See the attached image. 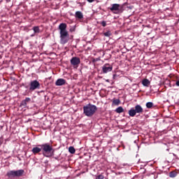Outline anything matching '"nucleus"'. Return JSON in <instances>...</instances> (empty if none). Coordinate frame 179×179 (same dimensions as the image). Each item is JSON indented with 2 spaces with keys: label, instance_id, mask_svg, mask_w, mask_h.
Wrapping results in <instances>:
<instances>
[{
  "label": "nucleus",
  "instance_id": "obj_1",
  "mask_svg": "<svg viewBox=\"0 0 179 179\" xmlns=\"http://www.w3.org/2000/svg\"><path fill=\"white\" fill-rule=\"evenodd\" d=\"M38 147H34L31 152L34 155H37V153H40L42 151V155L45 157H52L54 156V148H52V145L50 143H44L39 145Z\"/></svg>",
  "mask_w": 179,
  "mask_h": 179
},
{
  "label": "nucleus",
  "instance_id": "obj_2",
  "mask_svg": "<svg viewBox=\"0 0 179 179\" xmlns=\"http://www.w3.org/2000/svg\"><path fill=\"white\" fill-rule=\"evenodd\" d=\"M67 25L66 23H61L59 25V30H60V43L61 44H66L69 41V34L66 31Z\"/></svg>",
  "mask_w": 179,
  "mask_h": 179
},
{
  "label": "nucleus",
  "instance_id": "obj_3",
  "mask_svg": "<svg viewBox=\"0 0 179 179\" xmlns=\"http://www.w3.org/2000/svg\"><path fill=\"white\" fill-rule=\"evenodd\" d=\"M97 110V106L91 103L83 106V113L86 117H93Z\"/></svg>",
  "mask_w": 179,
  "mask_h": 179
},
{
  "label": "nucleus",
  "instance_id": "obj_4",
  "mask_svg": "<svg viewBox=\"0 0 179 179\" xmlns=\"http://www.w3.org/2000/svg\"><path fill=\"white\" fill-rule=\"evenodd\" d=\"M23 174H24V170L20 169L17 171H8L6 176V177H8V178L13 179L16 177H22Z\"/></svg>",
  "mask_w": 179,
  "mask_h": 179
},
{
  "label": "nucleus",
  "instance_id": "obj_5",
  "mask_svg": "<svg viewBox=\"0 0 179 179\" xmlns=\"http://www.w3.org/2000/svg\"><path fill=\"white\" fill-rule=\"evenodd\" d=\"M142 113H143V108L141 105H136L135 108H131L129 110V115L130 117H135L136 114H142Z\"/></svg>",
  "mask_w": 179,
  "mask_h": 179
},
{
  "label": "nucleus",
  "instance_id": "obj_6",
  "mask_svg": "<svg viewBox=\"0 0 179 179\" xmlns=\"http://www.w3.org/2000/svg\"><path fill=\"white\" fill-rule=\"evenodd\" d=\"M40 87H41L40 83L37 80H32L29 83L30 92H34V90H37L40 89Z\"/></svg>",
  "mask_w": 179,
  "mask_h": 179
},
{
  "label": "nucleus",
  "instance_id": "obj_7",
  "mask_svg": "<svg viewBox=\"0 0 179 179\" xmlns=\"http://www.w3.org/2000/svg\"><path fill=\"white\" fill-rule=\"evenodd\" d=\"M120 8H121V6L120 4L113 3L112 4V7H110L109 9L110 12H113V13L117 15V13H120Z\"/></svg>",
  "mask_w": 179,
  "mask_h": 179
},
{
  "label": "nucleus",
  "instance_id": "obj_8",
  "mask_svg": "<svg viewBox=\"0 0 179 179\" xmlns=\"http://www.w3.org/2000/svg\"><path fill=\"white\" fill-rule=\"evenodd\" d=\"M113 71V65L110 64H105L102 66V72L103 73H108V72H111Z\"/></svg>",
  "mask_w": 179,
  "mask_h": 179
},
{
  "label": "nucleus",
  "instance_id": "obj_9",
  "mask_svg": "<svg viewBox=\"0 0 179 179\" xmlns=\"http://www.w3.org/2000/svg\"><path fill=\"white\" fill-rule=\"evenodd\" d=\"M70 62L73 66H78L80 64V59L78 57H73L70 60Z\"/></svg>",
  "mask_w": 179,
  "mask_h": 179
},
{
  "label": "nucleus",
  "instance_id": "obj_10",
  "mask_svg": "<svg viewBox=\"0 0 179 179\" xmlns=\"http://www.w3.org/2000/svg\"><path fill=\"white\" fill-rule=\"evenodd\" d=\"M31 101V99L27 97L25 99L22 100L20 104V107H23L24 108H27V104Z\"/></svg>",
  "mask_w": 179,
  "mask_h": 179
},
{
  "label": "nucleus",
  "instance_id": "obj_11",
  "mask_svg": "<svg viewBox=\"0 0 179 179\" xmlns=\"http://www.w3.org/2000/svg\"><path fill=\"white\" fill-rule=\"evenodd\" d=\"M66 83V80L64 78H59L55 82L56 86H64Z\"/></svg>",
  "mask_w": 179,
  "mask_h": 179
},
{
  "label": "nucleus",
  "instance_id": "obj_12",
  "mask_svg": "<svg viewBox=\"0 0 179 179\" xmlns=\"http://www.w3.org/2000/svg\"><path fill=\"white\" fill-rule=\"evenodd\" d=\"M177 174H178V173L176 171H171L169 173V177L170 178H176V177H177Z\"/></svg>",
  "mask_w": 179,
  "mask_h": 179
},
{
  "label": "nucleus",
  "instance_id": "obj_13",
  "mask_svg": "<svg viewBox=\"0 0 179 179\" xmlns=\"http://www.w3.org/2000/svg\"><path fill=\"white\" fill-rule=\"evenodd\" d=\"M75 16L78 19H83V13H82L80 11H76Z\"/></svg>",
  "mask_w": 179,
  "mask_h": 179
},
{
  "label": "nucleus",
  "instance_id": "obj_14",
  "mask_svg": "<svg viewBox=\"0 0 179 179\" xmlns=\"http://www.w3.org/2000/svg\"><path fill=\"white\" fill-rule=\"evenodd\" d=\"M142 85H143L144 86L147 87L149 86V85H150V81H149L148 79H144L142 81Z\"/></svg>",
  "mask_w": 179,
  "mask_h": 179
},
{
  "label": "nucleus",
  "instance_id": "obj_15",
  "mask_svg": "<svg viewBox=\"0 0 179 179\" xmlns=\"http://www.w3.org/2000/svg\"><path fill=\"white\" fill-rule=\"evenodd\" d=\"M34 34L40 33V27L38 26L34 27L33 29Z\"/></svg>",
  "mask_w": 179,
  "mask_h": 179
},
{
  "label": "nucleus",
  "instance_id": "obj_16",
  "mask_svg": "<svg viewBox=\"0 0 179 179\" xmlns=\"http://www.w3.org/2000/svg\"><path fill=\"white\" fill-rule=\"evenodd\" d=\"M115 113H117V114H121V113H124V108H122V106H119L117 108H116Z\"/></svg>",
  "mask_w": 179,
  "mask_h": 179
},
{
  "label": "nucleus",
  "instance_id": "obj_17",
  "mask_svg": "<svg viewBox=\"0 0 179 179\" xmlns=\"http://www.w3.org/2000/svg\"><path fill=\"white\" fill-rule=\"evenodd\" d=\"M121 101L120 99H113V104L115 106H120Z\"/></svg>",
  "mask_w": 179,
  "mask_h": 179
},
{
  "label": "nucleus",
  "instance_id": "obj_18",
  "mask_svg": "<svg viewBox=\"0 0 179 179\" xmlns=\"http://www.w3.org/2000/svg\"><path fill=\"white\" fill-rule=\"evenodd\" d=\"M69 152L71 153V155H73L76 152V150H75V148L73 146H71L69 148Z\"/></svg>",
  "mask_w": 179,
  "mask_h": 179
},
{
  "label": "nucleus",
  "instance_id": "obj_19",
  "mask_svg": "<svg viewBox=\"0 0 179 179\" xmlns=\"http://www.w3.org/2000/svg\"><path fill=\"white\" fill-rule=\"evenodd\" d=\"M145 106L147 108H152L153 107V102H148Z\"/></svg>",
  "mask_w": 179,
  "mask_h": 179
},
{
  "label": "nucleus",
  "instance_id": "obj_20",
  "mask_svg": "<svg viewBox=\"0 0 179 179\" xmlns=\"http://www.w3.org/2000/svg\"><path fill=\"white\" fill-rule=\"evenodd\" d=\"M103 36H105V37H110V36H111V31H108L103 33Z\"/></svg>",
  "mask_w": 179,
  "mask_h": 179
},
{
  "label": "nucleus",
  "instance_id": "obj_21",
  "mask_svg": "<svg viewBox=\"0 0 179 179\" xmlns=\"http://www.w3.org/2000/svg\"><path fill=\"white\" fill-rule=\"evenodd\" d=\"M101 26H103V27H106V26H107V22H106V21H102V22H101Z\"/></svg>",
  "mask_w": 179,
  "mask_h": 179
},
{
  "label": "nucleus",
  "instance_id": "obj_22",
  "mask_svg": "<svg viewBox=\"0 0 179 179\" xmlns=\"http://www.w3.org/2000/svg\"><path fill=\"white\" fill-rule=\"evenodd\" d=\"M96 179H104V176L100 174L96 177Z\"/></svg>",
  "mask_w": 179,
  "mask_h": 179
},
{
  "label": "nucleus",
  "instance_id": "obj_23",
  "mask_svg": "<svg viewBox=\"0 0 179 179\" xmlns=\"http://www.w3.org/2000/svg\"><path fill=\"white\" fill-rule=\"evenodd\" d=\"M97 61H100V58H96L92 60V62H97Z\"/></svg>",
  "mask_w": 179,
  "mask_h": 179
},
{
  "label": "nucleus",
  "instance_id": "obj_24",
  "mask_svg": "<svg viewBox=\"0 0 179 179\" xmlns=\"http://www.w3.org/2000/svg\"><path fill=\"white\" fill-rule=\"evenodd\" d=\"M87 2H89L90 3H92V2H94V0H87Z\"/></svg>",
  "mask_w": 179,
  "mask_h": 179
},
{
  "label": "nucleus",
  "instance_id": "obj_25",
  "mask_svg": "<svg viewBox=\"0 0 179 179\" xmlns=\"http://www.w3.org/2000/svg\"><path fill=\"white\" fill-rule=\"evenodd\" d=\"M113 79H115L117 78V74H113Z\"/></svg>",
  "mask_w": 179,
  "mask_h": 179
},
{
  "label": "nucleus",
  "instance_id": "obj_26",
  "mask_svg": "<svg viewBox=\"0 0 179 179\" xmlns=\"http://www.w3.org/2000/svg\"><path fill=\"white\" fill-rule=\"evenodd\" d=\"M173 155L174 156V157H176V159H178V157H177V155L173 154Z\"/></svg>",
  "mask_w": 179,
  "mask_h": 179
},
{
  "label": "nucleus",
  "instance_id": "obj_27",
  "mask_svg": "<svg viewBox=\"0 0 179 179\" xmlns=\"http://www.w3.org/2000/svg\"><path fill=\"white\" fill-rule=\"evenodd\" d=\"M176 86H179V80L176 81Z\"/></svg>",
  "mask_w": 179,
  "mask_h": 179
},
{
  "label": "nucleus",
  "instance_id": "obj_28",
  "mask_svg": "<svg viewBox=\"0 0 179 179\" xmlns=\"http://www.w3.org/2000/svg\"><path fill=\"white\" fill-rule=\"evenodd\" d=\"M34 36H36V34L34 33L31 35V37H34Z\"/></svg>",
  "mask_w": 179,
  "mask_h": 179
},
{
  "label": "nucleus",
  "instance_id": "obj_29",
  "mask_svg": "<svg viewBox=\"0 0 179 179\" xmlns=\"http://www.w3.org/2000/svg\"><path fill=\"white\" fill-rule=\"evenodd\" d=\"M7 2H10V0H7Z\"/></svg>",
  "mask_w": 179,
  "mask_h": 179
}]
</instances>
